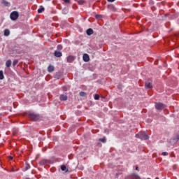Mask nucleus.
<instances>
[{"instance_id": "nucleus-1", "label": "nucleus", "mask_w": 179, "mask_h": 179, "mask_svg": "<svg viewBox=\"0 0 179 179\" xmlns=\"http://www.w3.org/2000/svg\"><path fill=\"white\" fill-rule=\"evenodd\" d=\"M136 137L141 139V141H148V139H149V135L145 131H141L136 134Z\"/></svg>"}, {"instance_id": "nucleus-2", "label": "nucleus", "mask_w": 179, "mask_h": 179, "mask_svg": "<svg viewBox=\"0 0 179 179\" xmlns=\"http://www.w3.org/2000/svg\"><path fill=\"white\" fill-rule=\"evenodd\" d=\"M10 17L11 20H17L19 19V12L13 11L10 15Z\"/></svg>"}, {"instance_id": "nucleus-3", "label": "nucleus", "mask_w": 179, "mask_h": 179, "mask_svg": "<svg viewBox=\"0 0 179 179\" xmlns=\"http://www.w3.org/2000/svg\"><path fill=\"white\" fill-rule=\"evenodd\" d=\"M29 117L31 121H38L40 120V115L36 113H29Z\"/></svg>"}, {"instance_id": "nucleus-4", "label": "nucleus", "mask_w": 179, "mask_h": 179, "mask_svg": "<svg viewBox=\"0 0 179 179\" xmlns=\"http://www.w3.org/2000/svg\"><path fill=\"white\" fill-rule=\"evenodd\" d=\"M145 89H152L153 87V81L152 80H148L145 83Z\"/></svg>"}, {"instance_id": "nucleus-5", "label": "nucleus", "mask_w": 179, "mask_h": 179, "mask_svg": "<svg viewBox=\"0 0 179 179\" xmlns=\"http://www.w3.org/2000/svg\"><path fill=\"white\" fill-rule=\"evenodd\" d=\"M155 108L157 110H164V108H166V105L162 103L157 102L155 103Z\"/></svg>"}, {"instance_id": "nucleus-6", "label": "nucleus", "mask_w": 179, "mask_h": 179, "mask_svg": "<svg viewBox=\"0 0 179 179\" xmlns=\"http://www.w3.org/2000/svg\"><path fill=\"white\" fill-rule=\"evenodd\" d=\"M50 163H51V161L48 159H42L40 161L39 164L40 166H45L47 164H50Z\"/></svg>"}, {"instance_id": "nucleus-7", "label": "nucleus", "mask_w": 179, "mask_h": 179, "mask_svg": "<svg viewBox=\"0 0 179 179\" xmlns=\"http://www.w3.org/2000/svg\"><path fill=\"white\" fill-rule=\"evenodd\" d=\"M83 59L85 62H89V61H90V57H89V55L84 54L83 56Z\"/></svg>"}, {"instance_id": "nucleus-8", "label": "nucleus", "mask_w": 179, "mask_h": 179, "mask_svg": "<svg viewBox=\"0 0 179 179\" xmlns=\"http://www.w3.org/2000/svg\"><path fill=\"white\" fill-rule=\"evenodd\" d=\"M54 55L55 57H57V58H61V57H62V52L59 50H55L54 52Z\"/></svg>"}, {"instance_id": "nucleus-9", "label": "nucleus", "mask_w": 179, "mask_h": 179, "mask_svg": "<svg viewBox=\"0 0 179 179\" xmlns=\"http://www.w3.org/2000/svg\"><path fill=\"white\" fill-rule=\"evenodd\" d=\"M59 100H61V101H66L68 100V96L65 94H61L59 96Z\"/></svg>"}, {"instance_id": "nucleus-10", "label": "nucleus", "mask_w": 179, "mask_h": 179, "mask_svg": "<svg viewBox=\"0 0 179 179\" xmlns=\"http://www.w3.org/2000/svg\"><path fill=\"white\" fill-rule=\"evenodd\" d=\"M75 61V57L72 55L67 57V62H73Z\"/></svg>"}, {"instance_id": "nucleus-11", "label": "nucleus", "mask_w": 179, "mask_h": 179, "mask_svg": "<svg viewBox=\"0 0 179 179\" xmlns=\"http://www.w3.org/2000/svg\"><path fill=\"white\" fill-rule=\"evenodd\" d=\"M61 170L62 171H65V173H68V171H69V170L68 169V168H66V166L65 165L61 166Z\"/></svg>"}, {"instance_id": "nucleus-12", "label": "nucleus", "mask_w": 179, "mask_h": 179, "mask_svg": "<svg viewBox=\"0 0 179 179\" xmlns=\"http://www.w3.org/2000/svg\"><path fill=\"white\" fill-rule=\"evenodd\" d=\"M86 33H87V36H92V34H93L94 31L92 28H90L86 31Z\"/></svg>"}, {"instance_id": "nucleus-13", "label": "nucleus", "mask_w": 179, "mask_h": 179, "mask_svg": "<svg viewBox=\"0 0 179 179\" xmlns=\"http://www.w3.org/2000/svg\"><path fill=\"white\" fill-rule=\"evenodd\" d=\"M1 3L4 6H10V3L8 2L6 0H2Z\"/></svg>"}, {"instance_id": "nucleus-14", "label": "nucleus", "mask_w": 179, "mask_h": 179, "mask_svg": "<svg viewBox=\"0 0 179 179\" xmlns=\"http://www.w3.org/2000/svg\"><path fill=\"white\" fill-rule=\"evenodd\" d=\"M11 66H12V61L7 60L6 62V66H7V68H10Z\"/></svg>"}, {"instance_id": "nucleus-15", "label": "nucleus", "mask_w": 179, "mask_h": 179, "mask_svg": "<svg viewBox=\"0 0 179 179\" xmlns=\"http://www.w3.org/2000/svg\"><path fill=\"white\" fill-rule=\"evenodd\" d=\"M45 10V8L43 6H41L40 8L38 9V13H43Z\"/></svg>"}, {"instance_id": "nucleus-16", "label": "nucleus", "mask_w": 179, "mask_h": 179, "mask_svg": "<svg viewBox=\"0 0 179 179\" xmlns=\"http://www.w3.org/2000/svg\"><path fill=\"white\" fill-rule=\"evenodd\" d=\"M54 66L52 65H50L48 67V72H54Z\"/></svg>"}, {"instance_id": "nucleus-17", "label": "nucleus", "mask_w": 179, "mask_h": 179, "mask_svg": "<svg viewBox=\"0 0 179 179\" xmlns=\"http://www.w3.org/2000/svg\"><path fill=\"white\" fill-rule=\"evenodd\" d=\"M9 34H10V31H9V29H5L4 30V36L8 37V36H9Z\"/></svg>"}, {"instance_id": "nucleus-18", "label": "nucleus", "mask_w": 179, "mask_h": 179, "mask_svg": "<svg viewBox=\"0 0 179 179\" xmlns=\"http://www.w3.org/2000/svg\"><path fill=\"white\" fill-rule=\"evenodd\" d=\"M3 79H5V77L3 76V71H0V80H3Z\"/></svg>"}, {"instance_id": "nucleus-19", "label": "nucleus", "mask_w": 179, "mask_h": 179, "mask_svg": "<svg viewBox=\"0 0 179 179\" xmlns=\"http://www.w3.org/2000/svg\"><path fill=\"white\" fill-rule=\"evenodd\" d=\"M79 94H80V97H86V92H80L79 93Z\"/></svg>"}, {"instance_id": "nucleus-20", "label": "nucleus", "mask_w": 179, "mask_h": 179, "mask_svg": "<svg viewBox=\"0 0 179 179\" xmlns=\"http://www.w3.org/2000/svg\"><path fill=\"white\" fill-rule=\"evenodd\" d=\"M95 17L97 20H100V19H101V17H103V15H101L100 14H97V15H95Z\"/></svg>"}, {"instance_id": "nucleus-21", "label": "nucleus", "mask_w": 179, "mask_h": 179, "mask_svg": "<svg viewBox=\"0 0 179 179\" xmlns=\"http://www.w3.org/2000/svg\"><path fill=\"white\" fill-rule=\"evenodd\" d=\"M17 62H19V61L17 59H15L13 62V66H16V65H17Z\"/></svg>"}, {"instance_id": "nucleus-22", "label": "nucleus", "mask_w": 179, "mask_h": 179, "mask_svg": "<svg viewBox=\"0 0 179 179\" xmlns=\"http://www.w3.org/2000/svg\"><path fill=\"white\" fill-rule=\"evenodd\" d=\"M30 169V165L27 163L25 164V171H27Z\"/></svg>"}, {"instance_id": "nucleus-23", "label": "nucleus", "mask_w": 179, "mask_h": 179, "mask_svg": "<svg viewBox=\"0 0 179 179\" xmlns=\"http://www.w3.org/2000/svg\"><path fill=\"white\" fill-rule=\"evenodd\" d=\"M78 3H79V5H83V3H85V0H79Z\"/></svg>"}, {"instance_id": "nucleus-24", "label": "nucleus", "mask_w": 179, "mask_h": 179, "mask_svg": "<svg viewBox=\"0 0 179 179\" xmlns=\"http://www.w3.org/2000/svg\"><path fill=\"white\" fill-rule=\"evenodd\" d=\"M99 99H100V96L99 94H95L94 95V99L95 100H99Z\"/></svg>"}, {"instance_id": "nucleus-25", "label": "nucleus", "mask_w": 179, "mask_h": 179, "mask_svg": "<svg viewBox=\"0 0 179 179\" xmlns=\"http://www.w3.org/2000/svg\"><path fill=\"white\" fill-rule=\"evenodd\" d=\"M100 142H103V143H106V138H100L99 139Z\"/></svg>"}, {"instance_id": "nucleus-26", "label": "nucleus", "mask_w": 179, "mask_h": 179, "mask_svg": "<svg viewBox=\"0 0 179 179\" xmlns=\"http://www.w3.org/2000/svg\"><path fill=\"white\" fill-rule=\"evenodd\" d=\"M57 50H59V51H61V50H62V45H57Z\"/></svg>"}, {"instance_id": "nucleus-27", "label": "nucleus", "mask_w": 179, "mask_h": 179, "mask_svg": "<svg viewBox=\"0 0 179 179\" xmlns=\"http://www.w3.org/2000/svg\"><path fill=\"white\" fill-rule=\"evenodd\" d=\"M169 155V152H163L162 153V156H167Z\"/></svg>"}, {"instance_id": "nucleus-28", "label": "nucleus", "mask_w": 179, "mask_h": 179, "mask_svg": "<svg viewBox=\"0 0 179 179\" xmlns=\"http://www.w3.org/2000/svg\"><path fill=\"white\" fill-rule=\"evenodd\" d=\"M65 3H71V0H64Z\"/></svg>"}, {"instance_id": "nucleus-29", "label": "nucleus", "mask_w": 179, "mask_h": 179, "mask_svg": "<svg viewBox=\"0 0 179 179\" xmlns=\"http://www.w3.org/2000/svg\"><path fill=\"white\" fill-rule=\"evenodd\" d=\"M9 159H10V160H13V157L10 156V157H9Z\"/></svg>"}, {"instance_id": "nucleus-30", "label": "nucleus", "mask_w": 179, "mask_h": 179, "mask_svg": "<svg viewBox=\"0 0 179 179\" xmlns=\"http://www.w3.org/2000/svg\"><path fill=\"white\" fill-rule=\"evenodd\" d=\"M115 0H108V2H114Z\"/></svg>"}, {"instance_id": "nucleus-31", "label": "nucleus", "mask_w": 179, "mask_h": 179, "mask_svg": "<svg viewBox=\"0 0 179 179\" xmlns=\"http://www.w3.org/2000/svg\"><path fill=\"white\" fill-rule=\"evenodd\" d=\"M136 170H137L138 171H139V170L138 169V166L136 167Z\"/></svg>"}, {"instance_id": "nucleus-32", "label": "nucleus", "mask_w": 179, "mask_h": 179, "mask_svg": "<svg viewBox=\"0 0 179 179\" xmlns=\"http://www.w3.org/2000/svg\"><path fill=\"white\" fill-rule=\"evenodd\" d=\"M177 138L179 140V135H178Z\"/></svg>"}, {"instance_id": "nucleus-33", "label": "nucleus", "mask_w": 179, "mask_h": 179, "mask_svg": "<svg viewBox=\"0 0 179 179\" xmlns=\"http://www.w3.org/2000/svg\"><path fill=\"white\" fill-rule=\"evenodd\" d=\"M26 179H30V178H27Z\"/></svg>"}, {"instance_id": "nucleus-34", "label": "nucleus", "mask_w": 179, "mask_h": 179, "mask_svg": "<svg viewBox=\"0 0 179 179\" xmlns=\"http://www.w3.org/2000/svg\"><path fill=\"white\" fill-rule=\"evenodd\" d=\"M48 1H51V0H48Z\"/></svg>"}]
</instances>
